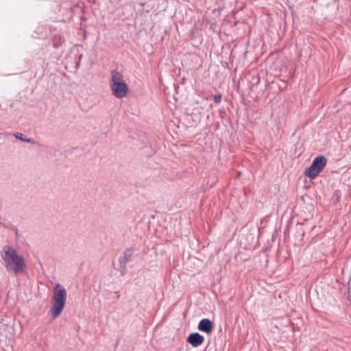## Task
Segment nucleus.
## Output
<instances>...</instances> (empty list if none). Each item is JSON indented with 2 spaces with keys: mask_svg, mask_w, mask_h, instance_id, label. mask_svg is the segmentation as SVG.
<instances>
[{
  "mask_svg": "<svg viewBox=\"0 0 351 351\" xmlns=\"http://www.w3.org/2000/svg\"><path fill=\"white\" fill-rule=\"evenodd\" d=\"M197 327L199 330L209 334L213 330L214 325L210 319L204 318L199 322Z\"/></svg>",
  "mask_w": 351,
  "mask_h": 351,
  "instance_id": "obj_6",
  "label": "nucleus"
},
{
  "mask_svg": "<svg viewBox=\"0 0 351 351\" xmlns=\"http://www.w3.org/2000/svg\"><path fill=\"white\" fill-rule=\"evenodd\" d=\"M326 165V160L324 156L316 157L311 166L306 169L305 175L311 178H315L324 168Z\"/></svg>",
  "mask_w": 351,
  "mask_h": 351,
  "instance_id": "obj_4",
  "label": "nucleus"
},
{
  "mask_svg": "<svg viewBox=\"0 0 351 351\" xmlns=\"http://www.w3.org/2000/svg\"><path fill=\"white\" fill-rule=\"evenodd\" d=\"M2 258L9 272L18 274L23 272L25 263L23 256L12 247L5 246L3 249Z\"/></svg>",
  "mask_w": 351,
  "mask_h": 351,
  "instance_id": "obj_1",
  "label": "nucleus"
},
{
  "mask_svg": "<svg viewBox=\"0 0 351 351\" xmlns=\"http://www.w3.org/2000/svg\"><path fill=\"white\" fill-rule=\"evenodd\" d=\"M221 100V96L220 95H214V101L215 103H219Z\"/></svg>",
  "mask_w": 351,
  "mask_h": 351,
  "instance_id": "obj_9",
  "label": "nucleus"
},
{
  "mask_svg": "<svg viewBox=\"0 0 351 351\" xmlns=\"http://www.w3.org/2000/svg\"><path fill=\"white\" fill-rule=\"evenodd\" d=\"M204 341V337L198 332L191 333L187 338V341L195 348H197L202 344Z\"/></svg>",
  "mask_w": 351,
  "mask_h": 351,
  "instance_id": "obj_5",
  "label": "nucleus"
},
{
  "mask_svg": "<svg viewBox=\"0 0 351 351\" xmlns=\"http://www.w3.org/2000/svg\"><path fill=\"white\" fill-rule=\"evenodd\" d=\"M14 136L16 138H18V139H19L21 141H25V142H27V143H29L31 144H35V141L33 138H27L26 136H24L22 133L16 132V133L14 134Z\"/></svg>",
  "mask_w": 351,
  "mask_h": 351,
  "instance_id": "obj_7",
  "label": "nucleus"
},
{
  "mask_svg": "<svg viewBox=\"0 0 351 351\" xmlns=\"http://www.w3.org/2000/svg\"><path fill=\"white\" fill-rule=\"evenodd\" d=\"M110 86L112 95L117 98H123L128 93V86L124 81L123 75L117 70H112L110 73Z\"/></svg>",
  "mask_w": 351,
  "mask_h": 351,
  "instance_id": "obj_2",
  "label": "nucleus"
},
{
  "mask_svg": "<svg viewBox=\"0 0 351 351\" xmlns=\"http://www.w3.org/2000/svg\"><path fill=\"white\" fill-rule=\"evenodd\" d=\"M132 254V252L131 250H127L124 252L123 256H121L119 258V261L121 264H125L130 258Z\"/></svg>",
  "mask_w": 351,
  "mask_h": 351,
  "instance_id": "obj_8",
  "label": "nucleus"
},
{
  "mask_svg": "<svg viewBox=\"0 0 351 351\" xmlns=\"http://www.w3.org/2000/svg\"><path fill=\"white\" fill-rule=\"evenodd\" d=\"M66 300V289L60 284H57L53 288L52 307L50 310L53 318H56L60 315L65 306Z\"/></svg>",
  "mask_w": 351,
  "mask_h": 351,
  "instance_id": "obj_3",
  "label": "nucleus"
}]
</instances>
